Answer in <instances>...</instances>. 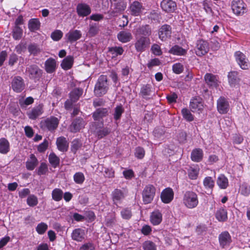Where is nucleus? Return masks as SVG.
<instances>
[{
    "mask_svg": "<svg viewBox=\"0 0 250 250\" xmlns=\"http://www.w3.org/2000/svg\"><path fill=\"white\" fill-rule=\"evenodd\" d=\"M183 203L189 209L195 208L199 204L198 195L192 190H188L183 194Z\"/></svg>",
    "mask_w": 250,
    "mask_h": 250,
    "instance_id": "nucleus-1",
    "label": "nucleus"
},
{
    "mask_svg": "<svg viewBox=\"0 0 250 250\" xmlns=\"http://www.w3.org/2000/svg\"><path fill=\"white\" fill-rule=\"evenodd\" d=\"M108 88L107 76L101 75L95 85L94 89L95 95L97 97H101L107 93Z\"/></svg>",
    "mask_w": 250,
    "mask_h": 250,
    "instance_id": "nucleus-2",
    "label": "nucleus"
},
{
    "mask_svg": "<svg viewBox=\"0 0 250 250\" xmlns=\"http://www.w3.org/2000/svg\"><path fill=\"white\" fill-rule=\"evenodd\" d=\"M150 44V40L148 37L135 36V48L137 52L142 53L147 49Z\"/></svg>",
    "mask_w": 250,
    "mask_h": 250,
    "instance_id": "nucleus-3",
    "label": "nucleus"
},
{
    "mask_svg": "<svg viewBox=\"0 0 250 250\" xmlns=\"http://www.w3.org/2000/svg\"><path fill=\"white\" fill-rule=\"evenodd\" d=\"M59 124V120L57 117L51 116L42 120L40 125L42 129L52 132L58 127Z\"/></svg>",
    "mask_w": 250,
    "mask_h": 250,
    "instance_id": "nucleus-4",
    "label": "nucleus"
},
{
    "mask_svg": "<svg viewBox=\"0 0 250 250\" xmlns=\"http://www.w3.org/2000/svg\"><path fill=\"white\" fill-rule=\"evenodd\" d=\"M155 192L156 188L154 186L149 184L145 187L142 192L143 200L145 204H147L152 202Z\"/></svg>",
    "mask_w": 250,
    "mask_h": 250,
    "instance_id": "nucleus-5",
    "label": "nucleus"
},
{
    "mask_svg": "<svg viewBox=\"0 0 250 250\" xmlns=\"http://www.w3.org/2000/svg\"><path fill=\"white\" fill-rule=\"evenodd\" d=\"M231 6L233 13L237 16L243 15L247 12V4L243 0H232Z\"/></svg>",
    "mask_w": 250,
    "mask_h": 250,
    "instance_id": "nucleus-6",
    "label": "nucleus"
},
{
    "mask_svg": "<svg viewBox=\"0 0 250 250\" xmlns=\"http://www.w3.org/2000/svg\"><path fill=\"white\" fill-rule=\"evenodd\" d=\"M217 110L220 114H225L228 113L230 109L229 100L224 96L220 97L217 100Z\"/></svg>",
    "mask_w": 250,
    "mask_h": 250,
    "instance_id": "nucleus-7",
    "label": "nucleus"
},
{
    "mask_svg": "<svg viewBox=\"0 0 250 250\" xmlns=\"http://www.w3.org/2000/svg\"><path fill=\"white\" fill-rule=\"evenodd\" d=\"M234 56L238 65L242 69H248L249 67V61L246 56L240 51H236Z\"/></svg>",
    "mask_w": 250,
    "mask_h": 250,
    "instance_id": "nucleus-8",
    "label": "nucleus"
},
{
    "mask_svg": "<svg viewBox=\"0 0 250 250\" xmlns=\"http://www.w3.org/2000/svg\"><path fill=\"white\" fill-rule=\"evenodd\" d=\"M209 51V45L207 42L200 40L197 41L195 48V52L197 56L202 57Z\"/></svg>",
    "mask_w": 250,
    "mask_h": 250,
    "instance_id": "nucleus-9",
    "label": "nucleus"
},
{
    "mask_svg": "<svg viewBox=\"0 0 250 250\" xmlns=\"http://www.w3.org/2000/svg\"><path fill=\"white\" fill-rule=\"evenodd\" d=\"M25 85L23 79L20 76L15 77L11 82V87L14 91L17 93L22 92Z\"/></svg>",
    "mask_w": 250,
    "mask_h": 250,
    "instance_id": "nucleus-10",
    "label": "nucleus"
},
{
    "mask_svg": "<svg viewBox=\"0 0 250 250\" xmlns=\"http://www.w3.org/2000/svg\"><path fill=\"white\" fill-rule=\"evenodd\" d=\"M163 11L167 13L174 12L177 8V4L173 0H163L160 3Z\"/></svg>",
    "mask_w": 250,
    "mask_h": 250,
    "instance_id": "nucleus-11",
    "label": "nucleus"
},
{
    "mask_svg": "<svg viewBox=\"0 0 250 250\" xmlns=\"http://www.w3.org/2000/svg\"><path fill=\"white\" fill-rule=\"evenodd\" d=\"M154 93V89L150 84H143L141 86L139 95L146 100L150 99Z\"/></svg>",
    "mask_w": 250,
    "mask_h": 250,
    "instance_id": "nucleus-12",
    "label": "nucleus"
},
{
    "mask_svg": "<svg viewBox=\"0 0 250 250\" xmlns=\"http://www.w3.org/2000/svg\"><path fill=\"white\" fill-rule=\"evenodd\" d=\"M111 196L113 204L118 207L119 204L122 203L126 195L123 190L116 188L112 192Z\"/></svg>",
    "mask_w": 250,
    "mask_h": 250,
    "instance_id": "nucleus-13",
    "label": "nucleus"
},
{
    "mask_svg": "<svg viewBox=\"0 0 250 250\" xmlns=\"http://www.w3.org/2000/svg\"><path fill=\"white\" fill-rule=\"evenodd\" d=\"M26 73L31 79H39L42 75V70L36 65H31L26 69Z\"/></svg>",
    "mask_w": 250,
    "mask_h": 250,
    "instance_id": "nucleus-14",
    "label": "nucleus"
},
{
    "mask_svg": "<svg viewBox=\"0 0 250 250\" xmlns=\"http://www.w3.org/2000/svg\"><path fill=\"white\" fill-rule=\"evenodd\" d=\"M145 8L142 3L138 1H134L129 6V11L130 14L133 16H140Z\"/></svg>",
    "mask_w": 250,
    "mask_h": 250,
    "instance_id": "nucleus-15",
    "label": "nucleus"
},
{
    "mask_svg": "<svg viewBox=\"0 0 250 250\" xmlns=\"http://www.w3.org/2000/svg\"><path fill=\"white\" fill-rule=\"evenodd\" d=\"M189 107L193 112L201 111L203 109L202 99L199 97L193 98L190 100Z\"/></svg>",
    "mask_w": 250,
    "mask_h": 250,
    "instance_id": "nucleus-16",
    "label": "nucleus"
},
{
    "mask_svg": "<svg viewBox=\"0 0 250 250\" xmlns=\"http://www.w3.org/2000/svg\"><path fill=\"white\" fill-rule=\"evenodd\" d=\"M171 34V28L169 25L164 24L159 30V38L162 41H166L168 38H170Z\"/></svg>",
    "mask_w": 250,
    "mask_h": 250,
    "instance_id": "nucleus-17",
    "label": "nucleus"
},
{
    "mask_svg": "<svg viewBox=\"0 0 250 250\" xmlns=\"http://www.w3.org/2000/svg\"><path fill=\"white\" fill-rule=\"evenodd\" d=\"M85 122L82 118H77L73 120L70 125L69 129L71 132L76 133L84 128Z\"/></svg>",
    "mask_w": 250,
    "mask_h": 250,
    "instance_id": "nucleus-18",
    "label": "nucleus"
},
{
    "mask_svg": "<svg viewBox=\"0 0 250 250\" xmlns=\"http://www.w3.org/2000/svg\"><path fill=\"white\" fill-rule=\"evenodd\" d=\"M76 11L80 17H84L88 16L91 13V9L87 4L80 3L77 6Z\"/></svg>",
    "mask_w": 250,
    "mask_h": 250,
    "instance_id": "nucleus-19",
    "label": "nucleus"
},
{
    "mask_svg": "<svg viewBox=\"0 0 250 250\" xmlns=\"http://www.w3.org/2000/svg\"><path fill=\"white\" fill-rule=\"evenodd\" d=\"M161 199L165 204L170 203L174 198V192L170 188H167L164 189L161 194Z\"/></svg>",
    "mask_w": 250,
    "mask_h": 250,
    "instance_id": "nucleus-20",
    "label": "nucleus"
},
{
    "mask_svg": "<svg viewBox=\"0 0 250 250\" xmlns=\"http://www.w3.org/2000/svg\"><path fill=\"white\" fill-rule=\"evenodd\" d=\"M206 83L209 87L216 88L219 85L218 77L211 73H207L204 76Z\"/></svg>",
    "mask_w": 250,
    "mask_h": 250,
    "instance_id": "nucleus-21",
    "label": "nucleus"
},
{
    "mask_svg": "<svg viewBox=\"0 0 250 250\" xmlns=\"http://www.w3.org/2000/svg\"><path fill=\"white\" fill-rule=\"evenodd\" d=\"M219 241L222 248L228 247L231 242V236L228 231H223L219 236Z\"/></svg>",
    "mask_w": 250,
    "mask_h": 250,
    "instance_id": "nucleus-22",
    "label": "nucleus"
},
{
    "mask_svg": "<svg viewBox=\"0 0 250 250\" xmlns=\"http://www.w3.org/2000/svg\"><path fill=\"white\" fill-rule=\"evenodd\" d=\"M71 236L72 239L75 241L82 242L85 239V230L81 228L75 229L72 231Z\"/></svg>",
    "mask_w": 250,
    "mask_h": 250,
    "instance_id": "nucleus-23",
    "label": "nucleus"
},
{
    "mask_svg": "<svg viewBox=\"0 0 250 250\" xmlns=\"http://www.w3.org/2000/svg\"><path fill=\"white\" fill-rule=\"evenodd\" d=\"M204 157L203 150L200 148L193 149L190 155L191 160L194 162H200L202 161Z\"/></svg>",
    "mask_w": 250,
    "mask_h": 250,
    "instance_id": "nucleus-24",
    "label": "nucleus"
},
{
    "mask_svg": "<svg viewBox=\"0 0 250 250\" xmlns=\"http://www.w3.org/2000/svg\"><path fill=\"white\" fill-rule=\"evenodd\" d=\"M43 113L42 106L40 104L35 106L27 113L29 119L35 120Z\"/></svg>",
    "mask_w": 250,
    "mask_h": 250,
    "instance_id": "nucleus-25",
    "label": "nucleus"
},
{
    "mask_svg": "<svg viewBox=\"0 0 250 250\" xmlns=\"http://www.w3.org/2000/svg\"><path fill=\"white\" fill-rule=\"evenodd\" d=\"M82 37L81 31L78 30H70L65 34V38L71 43L77 41Z\"/></svg>",
    "mask_w": 250,
    "mask_h": 250,
    "instance_id": "nucleus-26",
    "label": "nucleus"
},
{
    "mask_svg": "<svg viewBox=\"0 0 250 250\" xmlns=\"http://www.w3.org/2000/svg\"><path fill=\"white\" fill-rule=\"evenodd\" d=\"M38 164L39 161L37 157L34 154H31L26 161L25 167L27 170L31 171L35 169Z\"/></svg>",
    "mask_w": 250,
    "mask_h": 250,
    "instance_id": "nucleus-27",
    "label": "nucleus"
},
{
    "mask_svg": "<svg viewBox=\"0 0 250 250\" xmlns=\"http://www.w3.org/2000/svg\"><path fill=\"white\" fill-rule=\"evenodd\" d=\"M151 33V29L149 25H143L137 29L135 36H141L149 38Z\"/></svg>",
    "mask_w": 250,
    "mask_h": 250,
    "instance_id": "nucleus-28",
    "label": "nucleus"
},
{
    "mask_svg": "<svg viewBox=\"0 0 250 250\" xmlns=\"http://www.w3.org/2000/svg\"><path fill=\"white\" fill-rule=\"evenodd\" d=\"M108 110L106 108L97 109L93 113L92 117L94 121H100L108 115Z\"/></svg>",
    "mask_w": 250,
    "mask_h": 250,
    "instance_id": "nucleus-29",
    "label": "nucleus"
},
{
    "mask_svg": "<svg viewBox=\"0 0 250 250\" xmlns=\"http://www.w3.org/2000/svg\"><path fill=\"white\" fill-rule=\"evenodd\" d=\"M162 221V214L159 210L153 211L150 216V221L154 226L159 225Z\"/></svg>",
    "mask_w": 250,
    "mask_h": 250,
    "instance_id": "nucleus-30",
    "label": "nucleus"
},
{
    "mask_svg": "<svg viewBox=\"0 0 250 250\" xmlns=\"http://www.w3.org/2000/svg\"><path fill=\"white\" fill-rule=\"evenodd\" d=\"M56 145L58 149L62 152H65L67 150L69 143L66 139L64 137H60L57 139Z\"/></svg>",
    "mask_w": 250,
    "mask_h": 250,
    "instance_id": "nucleus-31",
    "label": "nucleus"
},
{
    "mask_svg": "<svg viewBox=\"0 0 250 250\" xmlns=\"http://www.w3.org/2000/svg\"><path fill=\"white\" fill-rule=\"evenodd\" d=\"M216 219L219 222H225L228 219V212L224 208H218L215 214Z\"/></svg>",
    "mask_w": 250,
    "mask_h": 250,
    "instance_id": "nucleus-32",
    "label": "nucleus"
},
{
    "mask_svg": "<svg viewBox=\"0 0 250 250\" xmlns=\"http://www.w3.org/2000/svg\"><path fill=\"white\" fill-rule=\"evenodd\" d=\"M118 40L122 43H126L131 41L132 36L130 32L121 31L117 34Z\"/></svg>",
    "mask_w": 250,
    "mask_h": 250,
    "instance_id": "nucleus-33",
    "label": "nucleus"
},
{
    "mask_svg": "<svg viewBox=\"0 0 250 250\" xmlns=\"http://www.w3.org/2000/svg\"><path fill=\"white\" fill-rule=\"evenodd\" d=\"M10 150V145L9 142L5 138L0 139V153L6 154Z\"/></svg>",
    "mask_w": 250,
    "mask_h": 250,
    "instance_id": "nucleus-34",
    "label": "nucleus"
},
{
    "mask_svg": "<svg viewBox=\"0 0 250 250\" xmlns=\"http://www.w3.org/2000/svg\"><path fill=\"white\" fill-rule=\"evenodd\" d=\"M200 168L198 165L191 166L188 169V178L191 180H196L198 178Z\"/></svg>",
    "mask_w": 250,
    "mask_h": 250,
    "instance_id": "nucleus-35",
    "label": "nucleus"
},
{
    "mask_svg": "<svg viewBox=\"0 0 250 250\" xmlns=\"http://www.w3.org/2000/svg\"><path fill=\"white\" fill-rule=\"evenodd\" d=\"M216 183L220 188L226 189L229 186V181L227 177L224 174H220L218 177Z\"/></svg>",
    "mask_w": 250,
    "mask_h": 250,
    "instance_id": "nucleus-36",
    "label": "nucleus"
},
{
    "mask_svg": "<svg viewBox=\"0 0 250 250\" xmlns=\"http://www.w3.org/2000/svg\"><path fill=\"white\" fill-rule=\"evenodd\" d=\"M74 63V58L73 56L69 55L65 58L62 62L61 67L64 70H67L70 69Z\"/></svg>",
    "mask_w": 250,
    "mask_h": 250,
    "instance_id": "nucleus-37",
    "label": "nucleus"
},
{
    "mask_svg": "<svg viewBox=\"0 0 250 250\" xmlns=\"http://www.w3.org/2000/svg\"><path fill=\"white\" fill-rule=\"evenodd\" d=\"M238 73L237 71H231L229 73L228 77L229 82L231 86H235L239 82Z\"/></svg>",
    "mask_w": 250,
    "mask_h": 250,
    "instance_id": "nucleus-38",
    "label": "nucleus"
},
{
    "mask_svg": "<svg viewBox=\"0 0 250 250\" xmlns=\"http://www.w3.org/2000/svg\"><path fill=\"white\" fill-rule=\"evenodd\" d=\"M44 64L45 70L47 73H51L55 71L56 62L54 59L49 58L45 61Z\"/></svg>",
    "mask_w": 250,
    "mask_h": 250,
    "instance_id": "nucleus-39",
    "label": "nucleus"
},
{
    "mask_svg": "<svg viewBox=\"0 0 250 250\" xmlns=\"http://www.w3.org/2000/svg\"><path fill=\"white\" fill-rule=\"evenodd\" d=\"M187 50L183 48L182 47L175 45L172 46L169 50V52L174 55L184 56L187 53Z\"/></svg>",
    "mask_w": 250,
    "mask_h": 250,
    "instance_id": "nucleus-40",
    "label": "nucleus"
},
{
    "mask_svg": "<svg viewBox=\"0 0 250 250\" xmlns=\"http://www.w3.org/2000/svg\"><path fill=\"white\" fill-rule=\"evenodd\" d=\"M203 185L206 189L210 190V193H211L212 190L215 186L214 180L211 177H206L203 180Z\"/></svg>",
    "mask_w": 250,
    "mask_h": 250,
    "instance_id": "nucleus-41",
    "label": "nucleus"
},
{
    "mask_svg": "<svg viewBox=\"0 0 250 250\" xmlns=\"http://www.w3.org/2000/svg\"><path fill=\"white\" fill-rule=\"evenodd\" d=\"M124 51V49L121 46H114L108 48V52L112 55V58H116L119 55H122Z\"/></svg>",
    "mask_w": 250,
    "mask_h": 250,
    "instance_id": "nucleus-42",
    "label": "nucleus"
},
{
    "mask_svg": "<svg viewBox=\"0 0 250 250\" xmlns=\"http://www.w3.org/2000/svg\"><path fill=\"white\" fill-rule=\"evenodd\" d=\"M82 94L83 90L82 89L75 88L69 93V98L72 102H76L79 100Z\"/></svg>",
    "mask_w": 250,
    "mask_h": 250,
    "instance_id": "nucleus-43",
    "label": "nucleus"
},
{
    "mask_svg": "<svg viewBox=\"0 0 250 250\" xmlns=\"http://www.w3.org/2000/svg\"><path fill=\"white\" fill-rule=\"evenodd\" d=\"M28 28L31 32H34L40 28V22L38 19H32L28 22Z\"/></svg>",
    "mask_w": 250,
    "mask_h": 250,
    "instance_id": "nucleus-44",
    "label": "nucleus"
},
{
    "mask_svg": "<svg viewBox=\"0 0 250 250\" xmlns=\"http://www.w3.org/2000/svg\"><path fill=\"white\" fill-rule=\"evenodd\" d=\"M49 163L54 168L57 167L60 164V159L54 153H51L48 156Z\"/></svg>",
    "mask_w": 250,
    "mask_h": 250,
    "instance_id": "nucleus-45",
    "label": "nucleus"
},
{
    "mask_svg": "<svg viewBox=\"0 0 250 250\" xmlns=\"http://www.w3.org/2000/svg\"><path fill=\"white\" fill-rule=\"evenodd\" d=\"M239 192L245 196L250 195V184L246 182L243 183L239 188Z\"/></svg>",
    "mask_w": 250,
    "mask_h": 250,
    "instance_id": "nucleus-46",
    "label": "nucleus"
},
{
    "mask_svg": "<svg viewBox=\"0 0 250 250\" xmlns=\"http://www.w3.org/2000/svg\"><path fill=\"white\" fill-rule=\"evenodd\" d=\"M124 112V108L122 104L116 106L114 109L113 114V118L115 121L120 120L122 114Z\"/></svg>",
    "mask_w": 250,
    "mask_h": 250,
    "instance_id": "nucleus-47",
    "label": "nucleus"
},
{
    "mask_svg": "<svg viewBox=\"0 0 250 250\" xmlns=\"http://www.w3.org/2000/svg\"><path fill=\"white\" fill-rule=\"evenodd\" d=\"M63 194V191L62 189L56 188L52 192V197L54 201L58 202L62 199Z\"/></svg>",
    "mask_w": 250,
    "mask_h": 250,
    "instance_id": "nucleus-48",
    "label": "nucleus"
},
{
    "mask_svg": "<svg viewBox=\"0 0 250 250\" xmlns=\"http://www.w3.org/2000/svg\"><path fill=\"white\" fill-rule=\"evenodd\" d=\"M28 50L31 54L36 56L41 52L42 49L39 45L35 43H32L29 45Z\"/></svg>",
    "mask_w": 250,
    "mask_h": 250,
    "instance_id": "nucleus-49",
    "label": "nucleus"
},
{
    "mask_svg": "<svg viewBox=\"0 0 250 250\" xmlns=\"http://www.w3.org/2000/svg\"><path fill=\"white\" fill-rule=\"evenodd\" d=\"M181 113L184 119L187 121L191 122L194 120V116L188 108H183L181 110Z\"/></svg>",
    "mask_w": 250,
    "mask_h": 250,
    "instance_id": "nucleus-50",
    "label": "nucleus"
},
{
    "mask_svg": "<svg viewBox=\"0 0 250 250\" xmlns=\"http://www.w3.org/2000/svg\"><path fill=\"white\" fill-rule=\"evenodd\" d=\"M73 180L77 184L82 185L85 180V177L82 172H77L73 175Z\"/></svg>",
    "mask_w": 250,
    "mask_h": 250,
    "instance_id": "nucleus-51",
    "label": "nucleus"
},
{
    "mask_svg": "<svg viewBox=\"0 0 250 250\" xmlns=\"http://www.w3.org/2000/svg\"><path fill=\"white\" fill-rule=\"evenodd\" d=\"M12 36L16 40H19L22 35V30L18 26H15L12 31Z\"/></svg>",
    "mask_w": 250,
    "mask_h": 250,
    "instance_id": "nucleus-52",
    "label": "nucleus"
},
{
    "mask_svg": "<svg viewBox=\"0 0 250 250\" xmlns=\"http://www.w3.org/2000/svg\"><path fill=\"white\" fill-rule=\"evenodd\" d=\"M26 203L29 207H35L38 204V198L34 194L29 195L27 198Z\"/></svg>",
    "mask_w": 250,
    "mask_h": 250,
    "instance_id": "nucleus-53",
    "label": "nucleus"
},
{
    "mask_svg": "<svg viewBox=\"0 0 250 250\" xmlns=\"http://www.w3.org/2000/svg\"><path fill=\"white\" fill-rule=\"evenodd\" d=\"M99 30V27L96 23L90 24L88 34L91 37H94L98 34Z\"/></svg>",
    "mask_w": 250,
    "mask_h": 250,
    "instance_id": "nucleus-54",
    "label": "nucleus"
},
{
    "mask_svg": "<svg viewBox=\"0 0 250 250\" xmlns=\"http://www.w3.org/2000/svg\"><path fill=\"white\" fill-rule=\"evenodd\" d=\"M47 229V225L45 223L41 222L37 225L36 230L38 234L42 235L45 233Z\"/></svg>",
    "mask_w": 250,
    "mask_h": 250,
    "instance_id": "nucleus-55",
    "label": "nucleus"
},
{
    "mask_svg": "<svg viewBox=\"0 0 250 250\" xmlns=\"http://www.w3.org/2000/svg\"><path fill=\"white\" fill-rule=\"evenodd\" d=\"M121 215L123 219L129 220L132 216L131 210L128 208H124L121 210Z\"/></svg>",
    "mask_w": 250,
    "mask_h": 250,
    "instance_id": "nucleus-56",
    "label": "nucleus"
},
{
    "mask_svg": "<svg viewBox=\"0 0 250 250\" xmlns=\"http://www.w3.org/2000/svg\"><path fill=\"white\" fill-rule=\"evenodd\" d=\"M144 250H156V245L152 241H146L143 244Z\"/></svg>",
    "mask_w": 250,
    "mask_h": 250,
    "instance_id": "nucleus-57",
    "label": "nucleus"
},
{
    "mask_svg": "<svg viewBox=\"0 0 250 250\" xmlns=\"http://www.w3.org/2000/svg\"><path fill=\"white\" fill-rule=\"evenodd\" d=\"M48 171V166L45 163H42L39 167L37 174L39 175H45Z\"/></svg>",
    "mask_w": 250,
    "mask_h": 250,
    "instance_id": "nucleus-58",
    "label": "nucleus"
},
{
    "mask_svg": "<svg viewBox=\"0 0 250 250\" xmlns=\"http://www.w3.org/2000/svg\"><path fill=\"white\" fill-rule=\"evenodd\" d=\"M172 70L177 74L181 73L184 70V66L181 63H175L172 65Z\"/></svg>",
    "mask_w": 250,
    "mask_h": 250,
    "instance_id": "nucleus-59",
    "label": "nucleus"
},
{
    "mask_svg": "<svg viewBox=\"0 0 250 250\" xmlns=\"http://www.w3.org/2000/svg\"><path fill=\"white\" fill-rule=\"evenodd\" d=\"M212 3L211 0H204L202 2L204 9L207 13H210L212 11L211 6Z\"/></svg>",
    "mask_w": 250,
    "mask_h": 250,
    "instance_id": "nucleus-60",
    "label": "nucleus"
},
{
    "mask_svg": "<svg viewBox=\"0 0 250 250\" xmlns=\"http://www.w3.org/2000/svg\"><path fill=\"white\" fill-rule=\"evenodd\" d=\"M63 33L60 30H56L51 33V37L54 41H59L62 37Z\"/></svg>",
    "mask_w": 250,
    "mask_h": 250,
    "instance_id": "nucleus-61",
    "label": "nucleus"
},
{
    "mask_svg": "<svg viewBox=\"0 0 250 250\" xmlns=\"http://www.w3.org/2000/svg\"><path fill=\"white\" fill-rule=\"evenodd\" d=\"M115 11L120 12L124 11L126 8V4L123 1H118L114 3Z\"/></svg>",
    "mask_w": 250,
    "mask_h": 250,
    "instance_id": "nucleus-62",
    "label": "nucleus"
},
{
    "mask_svg": "<svg viewBox=\"0 0 250 250\" xmlns=\"http://www.w3.org/2000/svg\"><path fill=\"white\" fill-rule=\"evenodd\" d=\"M145 154L144 149L140 146L136 148L135 151V156L138 159H141L144 158Z\"/></svg>",
    "mask_w": 250,
    "mask_h": 250,
    "instance_id": "nucleus-63",
    "label": "nucleus"
},
{
    "mask_svg": "<svg viewBox=\"0 0 250 250\" xmlns=\"http://www.w3.org/2000/svg\"><path fill=\"white\" fill-rule=\"evenodd\" d=\"M95 245L92 242H87L81 246L79 250H95Z\"/></svg>",
    "mask_w": 250,
    "mask_h": 250,
    "instance_id": "nucleus-64",
    "label": "nucleus"
}]
</instances>
